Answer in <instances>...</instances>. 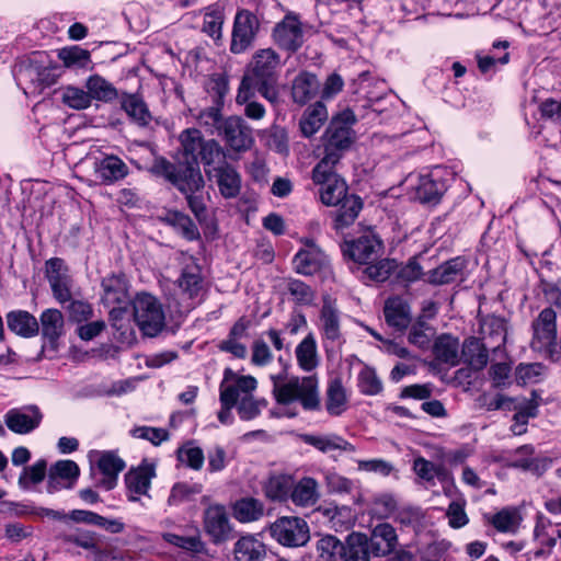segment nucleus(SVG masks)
Listing matches in <instances>:
<instances>
[{"mask_svg":"<svg viewBox=\"0 0 561 561\" xmlns=\"http://www.w3.org/2000/svg\"><path fill=\"white\" fill-rule=\"evenodd\" d=\"M188 260L190 262L182 268L181 275L178 279V285L184 295L194 299L201 295L204 282L199 265L193 260V257H190Z\"/></svg>","mask_w":561,"mask_h":561,"instance_id":"obj_24","label":"nucleus"},{"mask_svg":"<svg viewBox=\"0 0 561 561\" xmlns=\"http://www.w3.org/2000/svg\"><path fill=\"white\" fill-rule=\"evenodd\" d=\"M459 340L449 334L438 336L433 345L435 359L449 366L459 363Z\"/></svg>","mask_w":561,"mask_h":561,"instance_id":"obj_35","label":"nucleus"},{"mask_svg":"<svg viewBox=\"0 0 561 561\" xmlns=\"http://www.w3.org/2000/svg\"><path fill=\"white\" fill-rule=\"evenodd\" d=\"M491 350L486 343L477 337L465 341L461 350L465 362L474 370L484 368L488 364V352Z\"/></svg>","mask_w":561,"mask_h":561,"instance_id":"obj_30","label":"nucleus"},{"mask_svg":"<svg viewBox=\"0 0 561 561\" xmlns=\"http://www.w3.org/2000/svg\"><path fill=\"white\" fill-rule=\"evenodd\" d=\"M233 554L237 561H263L266 547L254 535H245L234 543Z\"/></svg>","mask_w":561,"mask_h":561,"instance_id":"obj_25","label":"nucleus"},{"mask_svg":"<svg viewBox=\"0 0 561 561\" xmlns=\"http://www.w3.org/2000/svg\"><path fill=\"white\" fill-rule=\"evenodd\" d=\"M102 302L106 307L127 305L130 300L128 285L124 275L111 274L102 279Z\"/></svg>","mask_w":561,"mask_h":561,"instance_id":"obj_21","label":"nucleus"},{"mask_svg":"<svg viewBox=\"0 0 561 561\" xmlns=\"http://www.w3.org/2000/svg\"><path fill=\"white\" fill-rule=\"evenodd\" d=\"M341 208L336 211L333 227L336 231H343L352 226L363 208L362 199L355 195L342 201Z\"/></svg>","mask_w":561,"mask_h":561,"instance_id":"obj_41","label":"nucleus"},{"mask_svg":"<svg viewBox=\"0 0 561 561\" xmlns=\"http://www.w3.org/2000/svg\"><path fill=\"white\" fill-rule=\"evenodd\" d=\"M396 268L397 263L394 260L383 259L378 261L376 264L367 266L365 272L370 279L385 282Z\"/></svg>","mask_w":561,"mask_h":561,"instance_id":"obj_63","label":"nucleus"},{"mask_svg":"<svg viewBox=\"0 0 561 561\" xmlns=\"http://www.w3.org/2000/svg\"><path fill=\"white\" fill-rule=\"evenodd\" d=\"M316 495V481L312 478H302L293 483L289 497L298 506H308L313 503Z\"/></svg>","mask_w":561,"mask_h":561,"instance_id":"obj_48","label":"nucleus"},{"mask_svg":"<svg viewBox=\"0 0 561 561\" xmlns=\"http://www.w3.org/2000/svg\"><path fill=\"white\" fill-rule=\"evenodd\" d=\"M322 300L323 306L320 319L324 336V347L329 352V344L333 345L341 337L340 312L335 307V299H332L331 296L324 294Z\"/></svg>","mask_w":561,"mask_h":561,"instance_id":"obj_19","label":"nucleus"},{"mask_svg":"<svg viewBox=\"0 0 561 561\" xmlns=\"http://www.w3.org/2000/svg\"><path fill=\"white\" fill-rule=\"evenodd\" d=\"M180 142L185 162L198 163V156L207 140L196 128H187L180 134Z\"/></svg>","mask_w":561,"mask_h":561,"instance_id":"obj_40","label":"nucleus"},{"mask_svg":"<svg viewBox=\"0 0 561 561\" xmlns=\"http://www.w3.org/2000/svg\"><path fill=\"white\" fill-rule=\"evenodd\" d=\"M293 477L285 473H272L263 483V491L272 501H286L293 488Z\"/></svg>","mask_w":561,"mask_h":561,"instance_id":"obj_31","label":"nucleus"},{"mask_svg":"<svg viewBox=\"0 0 561 561\" xmlns=\"http://www.w3.org/2000/svg\"><path fill=\"white\" fill-rule=\"evenodd\" d=\"M204 528L216 545L225 542L230 538L232 527L224 505L214 504L206 508L204 513Z\"/></svg>","mask_w":561,"mask_h":561,"instance_id":"obj_14","label":"nucleus"},{"mask_svg":"<svg viewBox=\"0 0 561 561\" xmlns=\"http://www.w3.org/2000/svg\"><path fill=\"white\" fill-rule=\"evenodd\" d=\"M260 30L259 18L249 10L237 12L233 22L230 50L233 54H242L250 48Z\"/></svg>","mask_w":561,"mask_h":561,"instance_id":"obj_8","label":"nucleus"},{"mask_svg":"<svg viewBox=\"0 0 561 561\" xmlns=\"http://www.w3.org/2000/svg\"><path fill=\"white\" fill-rule=\"evenodd\" d=\"M354 446L345 440L343 437L330 434L318 436V450L323 453H331L334 450L354 451Z\"/></svg>","mask_w":561,"mask_h":561,"instance_id":"obj_61","label":"nucleus"},{"mask_svg":"<svg viewBox=\"0 0 561 561\" xmlns=\"http://www.w3.org/2000/svg\"><path fill=\"white\" fill-rule=\"evenodd\" d=\"M516 508H503L492 517V525L501 533H515L520 523Z\"/></svg>","mask_w":561,"mask_h":561,"instance_id":"obj_53","label":"nucleus"},{"mask_svg":"<svg viewBox=\"0 0 561 561\" xmlns=\"http://www.w3.org/2000/svg\"><path fill=\"white\" fill-rule=\"evenodd\" d=\"M466 267V261L461 257L451 259L440 264L428 273L427 282L433 285H446L455 282L462 275Z\"/></svg>","mask_w":561,"mask_h":561,"instance_id":"obj_28","label":"nucleus"},{"mask_svg":"<svg viewBox=\"0 0 561 561\" xmlns=\"http://www.w3.org/2000/svg\"><path fill=\"white\" fill-rule=\"evenodd\" d=\"M57 67H37L33 64L21 69V73L33 82H37L38 87L45 88L56 83L58 75Z\"/></svg>","mask_w":561,"mask_h":561,"instance_id":"obj_51","label":"nucleus"},{"mask_svg":"<svg viewBox=\"0 0 561 561\" xmlns=\"http://www.w3.org/2000/svg\"><path fill=\"white\" fill-rule=\"evenodd\" d=\"M134 319L146 336H157L165 325V316L160 301L150 294H139L134 299Z\"/></svg>","mask_w":561,"mask_h":561,"instance_id":"obj_6","label":"nucleus"},{"mask_svg":"<svg viewBox=\"0 0 561 561\" xmlns=\"http://www.w3.org/2000/svg\"><path fill=\"white\" fill-rule=\"evenodd\" d=\"M545 367L539 363L519 364L516 368V379L523 383L537 382L543 375Z\"/></svg>","mask_w":561,"mask_h":561,"instance_id":"obj_64","label":"nucleus"},{"mask_svg":"<svg viewBox=\"0 0 561 561\" xmlns=\"http://www.w3.org/2000/svg\"><path fill=\"white\" fill-rule=\"evenodd\" d=\"M244 89V84H239L236 103L244 106L243 114L249 119H263L266 115V108L262 103L255 101V95L259 93L257 88L249 85L248 90Z\"/></svg>","mask_w":561,"mask_h":561,"instance_id":"obj_29","label":"nucleus"},{"mask_svg":"<svg viewBox=\"0 0 561 561\" xmlns=\"http://www.w3.org/2000/svg\"><path fill=\"white\" fill-rule=\"evenodd\" d=\"M172 184L184 194H195L204 187L198 163H179Z\"/></svg>","mask_w":561,"mask_h":561,"instance_id":"obj_20","label":"nucleus"},{"mask_svg":"<svg viewBox=\"0 0 561 561\" xmlns=\"http://www.w3.org/2000/svg\"><path fill=\"white\" fill-rule=\"evenodd\" d=\"M253 391H240V398L236 407L240 419L243 421L257 417L262 410L267 407V401L264 398H255L252 394Z\"/></svg>","mask_w":561,"mask_h":561,"instance_id":"obj_43","label":"nucleus"},{"mask_svg":"<svg viewBox=\"0 0 561 561\" xmlns=\"http://www.w3.org/2000/svg\"><path fill=\"white\" fill-rule=\"evenodd\" d=\"M94 172L96 179L102 183L113 184L125 179L129 173V169L121 158L110 154L94 162Z\"/></svg>","mask_w":561,"mask_h":561,"instance_id":"obj_22","label":"nucleus"},{"mask_svg":"<svg viewBox=\"0 0 561 561\" xmlns=\"http://www.w3.org/2000/svg\"><path fill=\"white\" fill-rule=\"evenodd\" d=\"M343 88L344 80L339 73L332 72L325 78L320 91L321 100L318 101V123H324L329 117V113L322 102L333 100L340 92H342Z\"/></svg>","mask_w":561,"mask_h":561,"instance_id":"obj_37","label":"nucleus"},{"mask_svg":"<svg viewBox=\"0 0 561 561\" xmlns=\"http://www.w3.org/2000/svg\"><path fill=\"white\" fill-rule=\"evenodd\" d=\"M98 467L104 474L101 484L106 490H112L117 482V476L125 469V462L114 453H103L98 461Z\"/></svg>","mask_w":561,"mask_h":561,"instance_id":"obj_33","label":"nucleus"},{"mask_svg":"<svg viewBox=\"0 0 561 561\" xmlns=\"http://www.w3.org/2000/svg\"><path fill=\"white\" fill-rule=\"evenodd\" d=\"M233 517L240 523L259 520L264 514L263 503L254 497L238 500L232 506Z\"/></svg>","mask_w":561,"mask_h":561,"instance_id":"obj_42","label":"nucleus"},{"mask_svg":"<svg viewBox=\"0 0 561 561\" xmlns=\"http://www.w3.org/2000/svg\"><path fill=\"white\" fill-rule=\"evenodd\" d=\"M49 472L50 483H54L55 479L59 478L72 486L79 476V467L72 460H59L50 467Z\"/></svg>","mask_w":561,"mask_h":561,"instance_id":"obj_57","label":"nucleus"},{"mask_svg":"<svg viewBox=\"0 0 561 561\" xmlns=\"http://www.w3.org/2000/svg\"><path fill=\"white\" fill-rule=\"evenodd\" d=\"M295 354L301 369L310 371L316 367V342L311 333L297 345Z\"/></svg>","mask_w":561,"mask_h":561,"instance_id":"obj_50","label":"nucleus"},{"mask_svg":"<svg viewBox=\"0 0 561 561\" xmlns=\"http://www.w3.org/2000/svg\"><path fill=\"white\" fill-rule=\"evenodd\" d=\"M481 340L492 350L501 348L507 336V327L504 318L486 316L480 322Z\"/></svg>","mask_w":561,"mask_h":561,"instance_id":"obj_23","label":"nucleus"},{"mask_svg":"<svg viewBox=\"0 0 561 561\" xmlns=\"http://www.w3.org/2000/svg\"><path fill=\"white\" fill-rule=\"evenodd\" d=\"M162 538L165 542L186 551L199 552L203 549V542L197 536L183 537L176 534L165 533Z\"/></svg>","mask_w":561,"mask_h":561,"instance_id":"obj_60","label":"nucleus"},{"mask_svg":"<svg viewBox=\"0 0 561 561\" xmlns=\"http://www.w3.org/2000/svg\"><path fill=\"white\" fill-rule=\"evenodd\" d=\"M381 248V241L377 236L367 232L356 240L345 241L343 252L357 263L368 264L377 257Z\"/></svg>","mask_w":561,"mask_h":561,"instance_id":"obj_16","label":"nucleus"},{"mask_svg":"<svg viewBox=\"0 0 561 561\" xmlns=\"http://www.w3.org/2000/svg\"><path fill=\"white\" fill-rule=\"evenodd\" d=\"M273 394L280 404L298 401L307 410L316 409V379L309 377H291L284 374L272 375Z\"/></svg>","mask_w":561,"mask_h":561,"instance_id":"obj_3","label":"nucleus"},{"mask_svg":"<svg viewBox=\"0 0 561 561\" xmlns=\"http://www.w3.org/2000/svg\"><path fill=\"white\" fill-rule=\"evenodd\" d=\"M274 43L289 53L297 51L304 44V31L301 22L295 14H287L275 24L272 33Z\"/></svg>","mask_w":561,"mask_h":561,"instance_id":"obj_10","label":"nucleus"},{"mask_svg":"<svg viewBox=\"0 0 561 561\" xmlns=\"http://www.w3.org/2000/svg\"><path fill=\"white\" fill-rule=\"evenodd\" d=\"M208 179L215 181L220 194L225 198H234L241 191V175L230 163L210 169Z\"/></svg>","mask_w":561,"mask_h":561,"instance_id":"obj_18","label":"nucleus"},{"mask_svg":"<svg viewBox=\"0 0 561 561\" xmlns=\"http://www.w3.org/2000/svg\"><path fill=\"white\" fill-rule=\"evenodd\" d=\"M42 335L49 343H55L65 332V319L58 309H46L39 317Z\"/></svg>","mask_w":561,"mask_h":561,"instance_id":"obj_36","label":"nucleus"},{"mask_svg":"<svg viewBox=\"0 0 561 561\" xmlns=\"http://www.w3.org/2000/svg\"><path fill=\"white\" fill-rule=\"evenodd\" d=\"M58 58L66 67H87L90 62V51L79 46L65 47L58 51Z\"/></svg>","mask_w":561,"mask_h":561,"instance_id":"obj_56","label":"nucleus"},{"mask_svg":"<svg viewBox=\"0 0 561 561\" xmlns=\"http://www.w3.org/2000/svg\"><path fill=\"white\" fill-rule=\"evenodd\" d=\"M198 158H201L202 162L204 163L206 175H208V171L210 169H215L228 163L226 151L214 139L206 141Z\"/></svg>","mask_w":561,"mask_h":561,"instance_id":"obj_47","label":"nucleus"},{"mask_svg":"<svg viewBox=\"0 0 561 561\" xmlns=\"http://www.w3.org/2000/svg\"><path fill=\"white\" fill-rule=\"evenodd\" d=\"M5 426L14 434L26 435L39 427L44 414L38 405L12 408L4 414Z\"/></svg>","mask_w":561,"mask_h":561,"instance_id":"obj_9","label":"nucleus"},{"mask_svg":"<svg viewBox=\"0 0 561 561\" xmlns=\"http://www.w3.org/2000/svg\"><path fill=\"white\" fill-rule=\"evenodd\" d=\"M220 135L234 151H247L253 144L251 127L239 116H229L221 125Z\"/></svg>","mask_w":561,"mask_h":561,"instance_id":"obj_13","label":"nucleus"},{"mask_svg":"<svg viewBox=\"0 0 561 561\" xmlns=\"http://www.w3.org/2000/svg\"><path fill=\"white\" fill-rule=\"evenodd\" d=\"M169 221L188 240L198 237V230L192 219L182 213H172L169 215Z\"/></svg>","mask_w":561,"mask_h":561,"instance_id":"obj_62","label":"nucleus"},{"mask_svg":"<svg viewBox=\"0 0 561 561\" xmlns=\"http://www.w3.org/2000/svg\"><path fill=\"white\" fill-rule=\"evenodd\" d=\"M348 409V396L340 379L330 381L325 393V410L331 416H340Z\"/></svg>","mask_w":561,"mask_h":561,"instance_id":"obj_32","label":"nucleus"},{"mask_svg":"<svg viewBox=\"0 0 561 561\" xmlns=\"http://www.w3.org/2000/svg\"><path fill=\"white\" fill-rule=\"evenodd\" d=\"M178 458L193 470H201L205 461V455L201 447L195 446L193 442L184 444L178 450Z\"/></svg>","mask_w":561,"mask_h":561,"instance_id":"obj_54","label":"nucleus"},{"mask_svg":"<svg viewBox=\"0 0 561 561\" xmlns=\"http://www.w3.org/2000/svg\"><path fill=\"white\" fill-rule=\"evenodd\" d=\"M332 167L318 169V185L321 201L327 206H336L347 196V186L343 179L331 171Z\"/></svg>","mask_w":561,"mask_h":561,"instance_id":"obj_12","label":"nucleus"},{"mask_svg":"<svg viewBox=\"0 0 561 561\" xmlns=\"http://www.w3.org/2000/svg\"><path fill=\"white\" fill-rule=\"evenodd\" d=\"M531 347L535 352L551 360L561 356V347L557 343V314L552 308H545L533 322Z\"/></svg>","mask_w":561,"mask_h":561,"instance_id":"obj_5","label":"nucleus"},{"mask_svg":"<svg viewBox=\"0 0 561 561\" xmlns=\"http://www.w3.org/2000/svg\"><path fill=\"white\" fill-rule=\"evenodd\" d=\"M344 545L334 536H324L318 541V559L339 561L342 559Z\"/></svg>","mask_w":561,"mask_h":561,"instance_id":"obj_52","label":"nucleus"},{"mask_svg":"<svg viewBox=\"0 0 561 561\" xmlns=\"http://www.w3.org/2000/svg\"><path fill=\"white\" fill-rule=\"evenodd\" d=\"M445 192V183L434 178V174H425L419 178L415 186V197L423 204H436Z\"/></svg>","mask_w":561,"mask_h":561,"instance_id":"obj_26","label":"nucleus"},{"mask_svg":"<svg viewBox=\"0 0 561 561\" xmlns=\"http://www.w3.org/2000/svg\"><path fill=\"white\" fill-rule=\"evenodd\" d=\"M270 534L279 545L289 548L305 546L310 539L309 526L296 516H283L270 525Z\"/></svg>","mask_w":561,"mask_h":561,"instance_id":"obj_7","label":"nucleus"},{"mask_svg":"<svg viewBox=\"0 0 561 561\" xmlns=\"http://www.w3.org/2000/svg\"><path fill=\"white\" fill-rule=\"evenodd\" d=\"M121 106L137 125L147 126L151 122L152 116L148 106L139 95L124 93L121 99Z\"/></svg>","mask_w":561,"mask_h":561,"instance_id":"obj_34","label":"nucleus"},{"mask_svg":"<svg viewBox=\"0 0 561 561\" xmlns=\"http://www.w3.org/2000/svg\"><path fill=\"white\" fill-rule=\"evenodd\" d=\"M257 381L252 376H238L230 368L224 373V379L219 387V401L221 409L218 412V420L222 424H231L233 421L232 408L236 407L240 391L255 390Z\"/></svg>","mask_w":561,"mask_h":561,"instance_id":"obj_4","label":"nucleus"},{"mask_svg":"<svg viewBox=\"0 0 561 561\" xmlns=\"http://www.w3.org/2000/svg\"><path fill=\"white\" fill-rule=\"evenodd\" d=\"M399 538L396 528L389 523L377 524L368 536L371 556L387 557L396 551Z\"/></svg>","mask_w":561,"mask_h":561,"instance_id":"obj_17","label":"nucleus"},{"mask_svg":"<svg viewBox=\"0 0 561 561\" xmlns=\"http://www.w3.org/2000/svg\"><path fill=\"white\" fill-rule=\"evenodd\" d=\"M357 386L365 396H377L382 392L383 385L376 370L365 366L358 374Z\"/></svg>","mask_w":561,"mask_h":561,"instance_id":"obj_49","label":"nucleus"},{"mask_svg":"<svg viewBox=\"0 0 561 561\" xmlns=\"http://www.w3.org/2000/svg\"><path fill=\"white\" fill-rule=\"evenodd\" d=\"M8 328L18 335L31 337L38 333L37 319L27 311H12L7 316Z\"/></svg>","mask_w":561,"mask_h":561,"instance_id":"obj_38","label":"nucleus"},{"mask_svg":"<svg viewBox=\"0 0 561 561\" xmlns=\"http://www.w3.org/2000/svg\"><path fill=\"white\" fill-rule=\"evenodd\" d=\"M387 323L397 330H404L411 321L409 305L399 297L389 298L383 308Z\"/></svg>","mask_w":561,"mask_h":561,"instance_id":"obj_27","label":"nucleus"},{"mask_svg":"<svg viewBox=\"0 0 561 561\" xmlns=\"http://www.w3.org/2000/svg\"><path fill=\"white\" fill-rule=\"evenodd\" d=\"M46 276L55 299L60 304L70 301L72 282L61 259L53 257L46 262Z\"/></svg>","mask_w":561,"mask_h":561,"instance_id":"obj_15","label":"nucleus"},{"mask_svg":"<svg viewBox=\"0 0 561 561\" xmlns=\"http://www.w3.org/2000/svg\"><path fill=\"white\" fill-rule=\"evenodd\" d=\"M156 467L154 461L145 459L138 467L126 473L125 482L129 501L137 502L141 495L150 497L149 490L152 479L156 478Z\"/></svg>","mask_w":561,"mask_h":561,"instance_id":"obj_11","label":"nucleus"},{"mask_svg":"<svg viewBox=\"0 0 561 561\" xmlns=\"http://www.w3.org/2000/svg\"><path fill=\"white\" fill-rule=\"evenodd\" d=\"M356 122V115L351 108H345L332 117L323 136L324 154L318 169L334 167L340 161L342 153L353 142L352 126Z\"/></svg>","mask_w":561,"mask_h":561,"instance_id":"obj_2","label":"nucleus"},{"mask_svg":"<svg viewBox=\"0 0 561 561\" xmlns=\"http://www.w3.org/2000/svg\"><path fill=\"white\" fill-rule=\"evenodd\" d=\"M68 541L91 552L98 553L100 551L99 536L90 530H80L69 535Z\"/></svg>","mask_w":561,"mask_h":561,"instance_id":"obj_59","label":"nucleus"},{"mask_svg":"<svg viewBox=\"0 0 561 561\" xmlns=\"http://www.w3.org/2000/svg\"><path fill=\"white\" fill-rule=\"evenodd\" d=\"M280 67V56L273 48L259 49L252 56L242 76L240 84L244 88H257V92L271 103L278 100L277 70Z\"/></svg>","mask_w":561,"mask_h":561,"instance_id":"obj_1","label":"nucleus"},{"mask_svg":"<svg viewBox=\"0 0 561 561\" xmlns=\"http://www.w3.org/2000/svg\"><path fill=\"white\" fill-rule=\"evenodd\" d=\"M370 547L368 536L362 533H353L347 537L342 559L344 561H369Z\"/></svg>","mask_w":561,"mask_h":561,"instance_id":"obj_39","label":"nucleus"},{"mask_svg":"<svg viewBox=\"0 0 561 561\" xmlns=\"http://www.w3.org/2000/svg\"><path fill=\"white\" fill-rule=\"evenodd\" d=\"M61 101L64 104L73 110H84L91 105V100L88 90L84 91L81 88L72 85H68L62 89Z\"/></svg>","mask_w":561,"mask_h":561,"instance_id":"obj_55","label":"nucleus"},{"mask_svg":"<svg viewBox=\"0 0 561 561\" xmlns=\"http://www.w3.org/2000/svg\"><path fill=\"white\" fill-rule=\"evenodd\" d=\"M316 94V78L312 73L300 72L293 81L291 96L295 103L305 105Z\"/></svg>","mask_w":561,"mask_h":561,"instance_id":"obj_44","label":"nucleus"},{"mask_svg":"<svg viewBox=\"0 0 561 561\" xmlns=\"http://www.w3.org/2000/svg\"><path fill=\"white\" fill-rule=\"evenodd\" d=\"M397 510V500L392 494L383 493L374 497L371 513L378 518H388Z\"/></svg>","mask_w":561,"mask_h":561,"instance_id":"obj_58","label":"nucleus"},{"mask_svg":"<svg viewBox=\"0 0 561 561\" xmlns=\"http://www.w3.org/2000/svg\"><path fill=\"white\" fill-rule=\"evenodd\" d=\"M85 88L91 101L94 99L102 102H111L118 96L116 88L99 75L89 77Z\"/></svg>","mask_w":561,"mask_h":561,"instance_id":"obj_45","label":"nucleus"},{"mask_svg":"<svg viewBox=\"0 0 561 561\" xmlns=\"http://www.w3.org/2000/svg\"><path fill=\"white\" fill-rule=\"evenodd\" d=\"M201 492L202 485L198 483L178 482L170 490L167 505L169 507L180 506L192 501Z\"/></svg>","mask_w":561,"mask_h":561,"instance_id":"obj_46","label":"nucleus"}]
</instances>
